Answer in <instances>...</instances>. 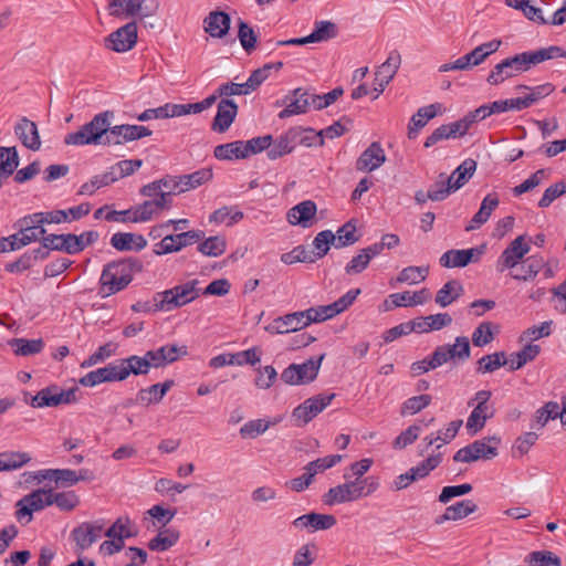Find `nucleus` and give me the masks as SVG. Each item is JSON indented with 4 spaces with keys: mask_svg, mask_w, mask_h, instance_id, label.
I'll return each instance as SVG.
<instances>
[{
    "mask_svg": "<svg viewBox=\"0 0 566 566\" xmlns=\"http://www.w3.org/2000/svg\"><path fill=\"white\" fill-rule=\"evenodd\" d=\"M557 57H566V50L558 45L542 48L536 51H525L513 56H509L494 65L486 82L490 85H500L504 81L527 72L532 66L544 61Z\"/></svg>",
    "mask_w": 566,
    "mask_h": 566,
    "instance_id": "1",
    "label": "nucleus"
},
{
    "mask_svg": "<svg viewBox=\"0 0 566 566\" xmlns=\"http://www.w3.org/2000/svg\"><path fill=\"white\" fill-rule=\"evenodd\" d=\"M142 269L143 264L136 258L108 263L99 279L98 295L105 298L123 291L133 281L134 273Z\"/></svg>",
    "mask_w": 566,
    "mask_h": 566,
    "instance_id": "2",
    "label": "nucleus"
},
{
    "mask_svg": "<svg viewBox=\"0 0 566 566\" xmlns=\"http://www.w3.org/2000/svg\"><path fill=\"white\" fill-rule=\"evenodd\" d=\"M344 480V483L331 488L323 495L324 504L333 506L335 504L354 502L369 496L379 488L378 478L373 475L365 476L364 481H355L352 480V475L348 472H345Z\"/></svg>",
    "mask_w": 566,
    "mask_h": 566,
    "instance_id": "3",
    "label": "nucleus"
},
{
    "mask_svg": "<svg viewBox=\"0 0 566 566\" xmlns=\"http://www.w3.org/2000/svg\"><path fill=\"white\" fill-rule=\"evenodd\" d=\"M114 117L115 114L113 111H104L96 114L77 132L67 134L64 138V143L74 146L104 145L108 125L112 124Z\"/></svg>",
    "mask_w": 566,
    "mask_h": 566,
    "instance_id": "4",
    "label": "nucleus"
},
{
    "mask_svg": "<svg viewBox=\"0 0 566 566\" xmlns=\"http://www.w3.org/2000/svg\"><path fill=\"white\" fill-rule=\"evenodd\" d=\"M198 284L199 281L195 279L172 289L155 293L156 307L169 312L189 304L200 294Z\"/></svg>",
    "mask_w": 566,
    "mask_h": 566,
    "instance_id": "5",
    "label": "nucleus"
},
{
    "mask_svg": "<svg viewBox=\"0 0 566 566\" xmlns=\"http://www.w3.org/2000/svg\"><path fill=\"white\" fill-rule=\"evenodd\" d=\"M501 440L497 437H485L459 449L453 461L471 463L479 460H491L497 455Z\"/></svg>",
    "mask_w": 566,
    "mask_h": 566,
    "instance_id": "6",
    "label": "nucleus"
},
{
    "mask_svg": "<svg viewBox=\"0 0 566 566\" xmlns=\"http://www.w3.org/2000/svg\"><path fill=\"white\" fill-rule=\"evenodd\" d=\"M325 354L311 357L303 364H291L281 373V379L286 385H305L314 381L318 375Z\"/></svg>",
    "mask_w": 566,
    "mask_h": 566,
    "instance_id": "7",
    "label": "nucleus"
},
{
    "mask_svg": "<svg viewBox=\"0 0 566 566\" xmlns=\"http://www.w3.org/2000/svg\"><path fill=\"white\" fill-rule=\"evenodd\" d=\"M205 238L201 230H189L177 234H166L158 243L154 245L156 255L179 252L181 249L200 242Z\"/></svg>",
    "mask_w": 566,
    "mask_h": 566,
    "instance_id": "8",
    "label": "nucleus"
},
{
    "mask_svg": "<svg viewBox=\"0 0 566 566\" xmlns=\"http://www.w3.org/2000/svg\"><path fill=\"white\" fill-rule=\"evenodd\" d=\"M335 394L317 395L306 399L303 403L294 408L292 419L294 424L303 427L312 421L319 412L331 405Z\"/></svg>",
    "mask_w": 566,
    "mask_h": 566,
    "instance_id": "9",
    "label": "nucleus"
},
{
    "mask_svg": "<svg viewBox=\"0 0 566 566\" xmlns=\"http://www.w3.org/2000/svg\"><path fill=\"white\" fill-rule=\"evenodd\" d=\"M77 388L69 390H59L56 386H50L41 389L31 398L30 405L33 408L57 407L77 401Z\"/></svg>",
    "mask_w": 566,
    "mask_h": 566,
    "instance_id": "10",
    "label": "nucleus"
},
{
    "mask_svg": "<svg viewBox=\"0 0 566 566\" xmlns=\"http://www.w3.org/2000/svg\"><path fill=\"white\" fill-rule=\"evenodd\" d=\"M50 505H52L51 491L35 490L17 502L15 517L19 521L28 517L27 523H29L32 520L33 512L41 511Z\"/></svg>",
    "mask_w": 566,
    "mask_h": 566,
    "instance_id": "11",
    "label": "nucleus"
},
{
    "mask_svg": "<svg viewBox=\"0 0 566 566\" xmlns=\"http://www.w3.org/2000/svg\"><path fill=\"white\" fill-rule=\"evenodd\" d=\"M137 38L136 22H128L105 38V46L114 52H127L135 46Z\"/></svg>",
    "mask_w": 566,
    "mask_h": 566,
    "instance_id": "12",
    "label": "nucleus"
},
{
    "mask_svg": "<svg viewBox=\"0 0 566 566\" xmlns=\"http://www.w3.org/2000/svg\"><path fill=\"white\" fill-rule=\"evenodd\" d=\"M525 235L515 238L502 252L496 261V269L503 272L515 268L520 261L530 252V244L525 242Z\"/></svg>",
    "mask_w": 566,
    "mask_h": 566,
    "instance_id": "13",
    "label": "nucleus"
},
{
    "mask_svg": "<svg viewBox=\"0 0 566 566\" xmlns=\"http://www.w3.org/2000/svg\"><path fill=\"white\" fill-rule=\"evenodd\" d=\"M104 524L101 521L84 522L71 532V537L76 544L77 552L90 548L101 536Z\"/></svg>",
    "mask_w": 566,
    "mask_h": 566,
    "instance_id": "14",
    "label": "nucleus"
},
{
    "mask_svg": "<svg viewBox=\"0 0 566 566\" xmlns=\"http://www.w3.org/2000/svg\"><path fill=\"white\" fill-rule=\"evenodd\" d=\"M44 224L45 222L42 214L35 212L18 219L13 227L19 231L22 238H27V244H30L46 237V230L43 228Z\"/></svg>",
    "mask_w": 566,
    "mask_h": 566,
    "instance_id": "15",
    "label": "nucleus"
},
{
    "mask_svg": "<svg viewBox=\"0 0 566 566\" xmlns=\"http://www.w3.org/2000/svg\"><path fill=\"white\" fill-rule=\"evenodd\" d=\"M484 247L449 250L440 256V265L443 268H464L470 263L478 262L483 254Z\"/></svg>",
    "mask_w": 566,
    "mask_h": 566,
    "instance_id": "16",
    "label": "nucleus"
},
{
    "mask_svg": "<svg viewBox=\"0 0 566 566\" xmlns=\"http://www.w3.org/2000/svg\"><path fill=\"white\" fill-rule=\"evenodd\" d=\"M305 311L290 313L276 317L265 329L271 334H287L308 326Z\"/></svg>",
    "mask_w": 566,
    "mask_h": 566,
    "instance_id": "17",
    "label": "nucleus"
},
{
    "mask_svg": "<svg viewBox=\"0 0 566 566\" xmlns=\"http://www.w3.org/2000/svg\"><path fill=\"white\" fill-rule=\"evenodd\" d=\"M337 523L336 517L331 514H319L311 512L296 517L292 525L297 530H307L310 533L316 531H325L335 526Z\"/></svg>",
    "mask_w": 566,
    "mask_h": 566,
    "instance_id": "18",
    "label": "nucleus"
},
{
    "mask_svg": "<svg viewBox=\"0 0 566 566\" xmlns=\"http://www.w3.org/2000/svg\"><path fill=\"white\" fill-rule=\"evenodd\" d=\"M14 134L25 148L32 151H36L41 148L42 143L38 125L28 117H22L17 122Z\"/></svg>",
    "mask_w": 566,
    "mask_h": 566,
    "instance_id": "19",
    "label": "nucleus"
},
{
    "mask_svg": "<svg viewBox=\"0 0 566 566\" xmlns=\"http://www.w3.org/2000/svg\"><path fill=\"white\" fill-rule=\"evenodd\" d=\"M442 112L443 108L440 103L430 104L419 108L417 113L412 115L408 124V138L415 139L420 129L423 128L430 119L442 114Z\"/></svg>",
    "mask_w": 566,
    "mask_h": 566,
    "instance_id": "20",
    "label": "nucleus"
},
{
    "mask_svg": "<svg viewBox=\"0 0 566 566\" xmlns=\"http://www.w3.org/2000/svg\"><path fill=\"white\" fill-rule=\"evenodd\" d=\"M316 211L317 207L314 201H302L287 211V221L293 226H302L303 228H308L313 224Z\"/></svg>",
    "mask_w": 566,
    "mask_h": 566,
    "instance_id": "21",
    "label": "nucleus"
},
{
    "mask_svg": "<svg viewBox=\"0 0 566 566\" xmlns=\"http://www.w3.org/2000/svg\"><path fill=\"white\" fill-rule=\"evenodd\" d=\"M385 161V150L378 142H374L358 157L356 168L360 171H373L379 168Z\"/></svg>",
    "mask_w": 566,
    "mask_h": 566,
    "instance_id": "22",
    "label": "nucleus"
},
{
    "mask_svg": "<svg viewBox=\"0 0 566 566\" xmlns=\"http://www.w3.org/2000/svg\"><path fill=\"white\" fill-rule=\"evenodd\" d=\"M231 24V18L223 11H211L203 20V29L211 38H224Z\"/></svg>",
    "mask_w": 566,
    "mask_h": 566,
    "instance_id": "23",
    "label": "nucleus"
},
{
    "mask_svg": "<svg viewBox=\"0 0 566 566\" xmlns=\"http://www.w3.org/2000/svg\"><path fill=\"white\" fill-rule=\"evenodd\" d=\"M238 113V105L228 98H222L218 104L217 115L211 128L218 133H224L233 123Z\"/></svg>",
    "mask_w": 566,
    "mask_h": 566,
    "instance_id": "24",
    "label": "nucleus"
},
{
    "mask_svg": "<svg viewBox=\"0 0 566 566\" xmlns=\"http://www.w3.org/2000/svg\"><path fill=\"white\" fill-rule=\"evenodd\" d=\"M91 211L90 203H81L76 207H72L67 210H53L49 212H40L43 217L45 224L70 222L72 220H78L87 216Z\"/></svg>",
    "mask_w": 566,
    "mask_h": 566,
    "instance_id": "25",
    "label": "nucleus"
},
{
    "mask_svg": "<svg viewBox=\"0 0 566 566\" xmlns=\"http://www.w3.org/2000/svg\"><path fill=\"white\" fill-rule=\"evenodd\" d=\"M172 386L174 380L168 379L163 384H154L147 388H142L137 392L136 401L145 407L159 403Z\"/></svg>",
    "mask_w": 566,
    "mask_h": 566,
    "instance_id": "26",
    "label": "nucleus"
},
{
    "mask_svg": "<svg viewBox=\"0 0 566 566\" xmlns=\"http://www.w3.org/2000/svg\"><path fill=\"white\" fill-rule=\"evenodd\" d=\"M297 132L290 128L287 132L279 136L268 150V157L275 160L284 155L291 154L296 147Z\"/></svg>",
    "mask_w": 566,
    "mask_h": 566,
    "instance_id": "27",
    "label": "nucleus"
},
{
    "mask_svg": "<svg viewBox=\"0 0 566 566\" xmlns=\"http://www.w3.org/2000/svg\"><path fill=\"white\" fill-rule=\"evenodd\" d=\"M464 125H461L459 120H455L453 123L444 124L436 128L431 135H429L424 140V147L429 148L436 145L437 143L450 139V138H457L462 137L465 135L464 132Z\"/></svg>",
    "mask_w": 566,
    "mask_h": 566,
    "instance_id": "28",
    "label": "nucleus"
},
{
    "mask_svg": "<svg viewBox=\"0 0 566 566\" xmlns=\"http://www.w3.org/2000/svg\"><path fill=\"white\" fill-rule=\"evenodd\" d=\"M294 99L286 104L285 108L279 113V118L284 119L293 115L304 114L307 112L311 102L310 93L301 87L292 92Z\"/></svg>",
    "mask_w": 566,
    "mask_h": 566,
    "instance_id": "29",
    "label": "nucleus"
},
{
    "mask_svg": "<svg viewBox=\"0 0 566 566\" xmlns=\"http://www.w3.org/2000/svg\"><path fill=\"white\" fill-rule=\"evenodd\" d=\"M111 244L118 251H140L146 248L147 240L142 234L117 232L112 235Z\"/></svg>",
    "mask_w": 566,
    "mask_h": 566,
    "instance_id": "30",
    "label": "nucleus"
},
{
    "mask_svg": "<svg viewBox=\"0 0 566 566\" xmlns=\"http://www.w3.org/2000/svg\"><path fill=\"white\" fill-rule=\"evenodd\" d=\"M476 504L471 500H463L448 506L444 513L437 517L436 523L442 524L447 521H458L467 517L476 511Z\"/></svg>",
    "mask_w": 566,
    "mask_h": 566,
    "instance_id": "31",
    "label": "nucleus"
},
{
    "mask_svg": "<svg viewBox=\"0 0 566 566\" xmlns=\"http://www.w3.org/2000/svg\"><path fill=\"white\" fill-rule=\"evenodd\" d=\"M500 200L495 193L488 195L481 203L480 209L473 216L470 224L465 227V231H472L484 224L491 217L493 210L497 208Z\"/></svg>",
    "mask_w": 566,
    "mask_h": 566,
    "instance_id": "32",
    "label": "nucleus"
},
{
    "mask_svg": "<svg viewBox=\"0 0 566 566\" xmlns=\"http://www.w3.org/2000/svg\"><path fill=\"white\" fill-rule=\"evenodd\" d=\"M20 157L14 146L0 147V188L2 187V179L9 178L18 168Z\"/></svg>",
    "mask_w": 566,
    "mask_h": 566,
    "instance_id": "33",
    "label": "nucleus"
},
{
    "mask_svg": "<svg viewBox=\"0 0 566 566\" xmlns=\"http://www.w3.org/2000/svg\"><path fill=\"white\" fill-rule=\"evenodd\" d=\"M463 286L457 280L448 281L436 295V303L441 307H447L457 301L463 294Z\"/></svg>",
    "mask_w": 566,
    "mask_h": 566,
    "instance_id": "34",
    "label": "nucleus"
},
{
    "mask_svg": "<svg viewBox=\"0 0 566 566\" xmlns=\"http://www.w3.org/2000/svg\"><path fill=\"white\" fill-rule=\"evenodd\" d=\"M75 243L77 239L75 234H48L45 237V247H50L53 251H62L67 254H76Z\"/></svg>",
    "mask_w": 566,
    "mask_h": 566,
    "instance_id": "35",
    "label": "nucleus"
},
{
    "mask_svg": "<svg viewBox=\"0 0 566 566\" xmlns=\"http://www.w3.org/2000/svg\"><path fill=\"white\" fill-rule=\"evenodd\" d=\"M541 353L539 345L528 344L524 346L517 353H512L510 358L507 359V364L510 366V370H517L526 365L528 361H532L536 358V356Z\"/></svg>",
    "mask_w": 566,
    "mask_h": 566,
    "instance_id": "36",
    "label": "nucleus"
},
{
    "mask_svg": "<svg viewBox=\"0 0 566 566\" xmlns=\"http://www.w3.org/2000/svg\"><path fill=\"white\" fill-rule=\"evenodd\" d=\"M119 363H120L124 380L127 379L129 377V375H132V374L135 376H138V375H147L149 371V368L147 365L148 363H147V359L145 358V356L132 355L129 357L119 359Z\"/></svg>",
    "mask_w": 566,
    "mask_h": 566,
    "instance_id": "37",
    "label": "nucleus"
},
{
    "mask_svg": "<svg viewBox=\"0 0 566 566\" xmlns=\"http://www.w3.org/2000/svg\"><path fill=\"white\" fill-rule=\"evenodd\" d=\"M179 532L175 528H165L149 541L148 548L155 552H165L172 547L179 539Z\"/></svg>",
    "mask_w": 566,
    "mask_h": 566,
    "instance_id": "38",
    "label": "nucleus"
},
{
    "mask_svg": "<svg viewBox=\"0 0 566 566\" xmlns=\"http://www.w3.org/2000/svg\"><path fill=\"white\" fill-rule=\"evenodd\" d=\"M214 157L219 160H232L247 158L243 140H235L218 145L214 148Z\"/></svg>",
    "mask_w": 566,
    "mask_h": 566,
    "instance_id": "39",
    "label": "nucleus"
},
{
    "mask_svg": "<svg viewBox=\"0 0 566 566\" xmlns=\"http://www.w3.org/2000/svg\"><path fill=\"white\" fill-rule=\"evenodd\" d=\"M212 170L202 168L188 175L179 176L180 191L186 192L195 189L212 178Z\"/></svg>",
    "mask_w": 566,
    "mask_h": 566,
    "instance_id": "40",
    "label": "nucleus"
},
{
    "mask_svg": "<svg viewBox=\"0 0 566 566\" xmlns=\"http://www.w3.org/2000/svg\"><path fill=\"white\" fill-rule=\"evenodd\" d=\"M401 63V56L398 51L394 50L389 53L387 60L377 69L375 75L376 80H381L385 83L390 81L396 75Z\"/></svg>",
    "mask_w": 566,
    "mask_h": 566,
    "instance_id": "41",
    "label": "nucleus"
},
{
    "mask_svg": "<svg viewBox=\"0 0 566 566\" xmlns=\"http://www.w3.org/2000/svg\"><path fill=\"white\" fill-rule=\"evenodd\" d=\"M544 265L545 262L543 258L532 255L523 262L517 273H512V277L518 281L533 280Z\"/></svg>",
    "mask_w": 566,
    "mask_h": 566,
    "instance_id": "42",
    "label": "nucleus"
},
{
    "mask_svg": "<svg viewBox=\"0 0 566 566\" xmlns=\"http://www.w3.org/2000/svg\"><path fill=\"white\" fill-rule=\"evenodd\" d=\"M558 419V402L548 401L543 407L536 410L531 428L543 429L549 420Z\"/></svg>",
    "mask_w": 566,
    "mask_h": 566,
    "instance_id": "43",
    "label": "nucleus"
},
{
    "mask_svg": "<svg viewBox=\"0 0 566 566\" xmlns=\"http://www.w3.org/2000/svg\"><path fill=\"white\" fill-rule=\"evenodd\" d=\"M476 170V161L472 158L465 159L458 168L449 176L452 178L451 185L453 189L458 190L464 186Z\"/></svg>",
    "mask_w": 566,
    "mask_h": 566,
    "instance_id": "44",
    "label": "nucleus"
},
{
    "mask_svg": "<svg viewBox=\"0 0 566 566\" xmlns=\"http://www.w3.org/2000/svg\"><path fill=\"white\" fill-rule=\"evenodd\" d=\"M145 0H111L109 2V14L114 17L126 18L138 15L140 10V3Z\"/></svg>",
    "mask_w": 566,
    "mask_h": 566,
    "instance_id": "45",
    "label": "nucleus"
},
{
    "mask_svg": "<svg viewBox=\"0 0 566 566\" xmlns=\"http://www.w3.org/2000/svg\"><path fill=\"white\" fill-rule=\"evenodd\" d=\"M41 475L62 486H72L77 483L76 471L70 469H49L42 471Z\"/></svg>",
    "mask_w": 566,
    "mask_h": 566,
    "instance_id": "46",
    "label": "nucleus"
},
{
    "mask_svg": "<svg viewBox=\"0 0 566 566\" xmlns=\"http://www.w3.org/2000/svg\"><path fill=\"white\" fill-rule=\"evenodd\" d=\"M493 415V408L484 409L481 406H475L467 420V429L472 431V433L479 432L484 428L486 420L492 418Z\"/></svg>",
    "mask_w": 566,
    "mask_h": 566,
    "instance_id": "47",
    "label": "nucleus"
},
{
    "mask_svg": "<svg viewBox=\"0 0 566 566\" xmlns=\"http://www.w3.org/2000/svg\"><path fill=\"white\" fill-rule=\"evenodd\" d=\"M3 471H13L22 468L31 461L28 452L6 451L0 453Z\"/></svg>",
    "mask_w": 566,
    "mask_h": 566,
    "instance_id": "48",
    "label": "nucleus"
},
{
    "mask_svg": "<svg viewBox=\"0 0 566 566\" xmlns=\"http://www.w3.org/2000/svg\"><path fill=\"white\" fill-rule=\"evenodd\" d=\"M429 274V266H407L400 271L398 276L396 277L397 283H409V284H418L427 279Z\"/></svg>",
    "mask_w": 566,
    "mask_h": 566,
    "instance_id": "49",
    "label": "nucleus"
},
{
    "mask_svg": "<svg viewBox=\"0 0 566 566\" xmlns=\"http://www.w3.org/2000/svg\"><path fill=\"white\" fill-rule=\"evenodd\" d=\"M507 364V358L504 352H496L494 354L485 355L478 360L479 373H493L502 366Z\"/></svg>",
    "mask_w": 566,
    "mask_h": 566,
    "instance_id": "50",
    "label": "nucleus"
},
{
    "mask_svg": "<svg viewBox=\"0 0 566 566\" xmlns=\"http://www.w3.org/2000/svg\"><path fill=\"white\" fill-rule=\"evenodd\" d=\"M446 346L452 361H465L470 358L471 347L468 337L458 336L453 345Z\"/></svg>",
    "mask_w": 566,
    "mask_h": 566,
    "instance_id": "51",
    "label": "nucleus"
},
{
    "mask_svg": "<svg viewBox=\"0 0 566 566\" xmlns=\"http://www.w3.org/2000/svg\"><path fill=\"white\" fill-rule=\"evenodd\" d=\"M451 181L452 178H447L444 174H440L439 180L428 190L427 197L432 201L446 199L452 191H455Z\"/></svg>",
    "mask_w": 566,
    "mask_h": 566,
    "instance_id": "52",
    "label": "nucleus"
},
{
    "mask_svg": "<svg viewBox=\"0 0 566 566\" xmlns=\"http://www.w3.org/2000/svg\"><path fill=\"white\" fill-rule=\"evenodd\" d=\"M244 214L242 211L226 206L213 211L209 217V221L214 223H223L228 221V226H233L242 220Z\"/></svg>",
    "mask_w": 566,
    "mask_h": 566,
    "instance_id": "53",
    "label": "nucleus"
},
{
    "mask_svg": "<svg viewBox=\"0 0 566 566\" xmlns=\"http://www.w3.org/2000/svg\"><path fill=\"white\" fill-rule=\"evenodd\" d=\"M525 562L528 566H560V558L551 551H534L530 553Z\"/></svg>",
    "mask_w": 566,
    "mask_h": 566,
    "instance_id": "54",
    "label": "nucleus"
},
{
    "mask_svg": "<svg viewBox=\"0 0 566 566\" xmlns=\"http://www.w3.org/2000/svg\"><path fill=\"white\" fill-rule=\"evenodd\" d=\"M336 34L337 28L335 23L331 21H318L315 23L313 32L308 34V40H311V43H317L333 39Z\"/></svg>",
    "mask_w": 566,
    "mask_h": 566,
    "instance_id": "55",
    "label": "nucleus"
},
{
    "mask_svg": "<svg viewBox=\"0 0 566 566\" xmlns=\"http://www.w3.org/2000/svg\"><path fill=\"white\" fill-rule=\"evenodd\" d=\"M281 261L289 265L296 262L314 263L316 256L313 251L306 249L304 245H297L292 251L283 253Z\"/></svg>",
    "mask_w": 566,
    "mask_h": 566,
    "instance_id": "56",
    "label": "nucleus"
},
{
    "mask_svg": "<svg viewBox=\"0 0 566 566\" xmlns=\"http://www.w3.org/2000/svg\"><path fill=\"white\" fill-rule=\"evenodd\" d=\"M516 90H528L530 93L524 96L527 106L531 107L533 104L539 102L546 96L551 95L555 91V86L552 83H545L534 87L527 85H518Z\"/></svg>",
    "mask_w": 566,
    "mask_h": 566,
    "instance_id": "57",
    "label": "nucleus"
},
{
    "mask_svg": "<svg viewBox=\"0 0 566 566\" xmlns=\"http://www.w3.org/2000/svg\"><path fill=\"white\" fill-rule=\"evenodd\" d=\"M238 28V39L243 50L250 54L256 48L258 35L254 30L243 20H239Z\"/></svg>",
    "mask_w": 566,
    "mask_h": 566,
    "instance_id": "58",
    "label": "nucleus"
},
{
    "mask_svg": "<svg viewBox=\"0 0 566 566\" xmlns=\"http://www.w3.org/2000/svg\"><path fill=\"white\" fill-rule=\"evenodd\" d=\"M118 345L113 342H108L97 348L95 353H93L91 356H88L82 364V368H88L92 367L98 363H102L106 360L107 358L115 355L117 350Z\"/></svg>",
    "mask_w": 566,
    "mask_h": 566,
    "instance_id": "59",
    "label": "nucleus"
},
{
    "mask_svg": "<svg viewBox=\"0 0 566 566\" xmlns=\"http://www.w3.org/2000/svg\"><path fill=\"white\" fill-rule=\"evenodd\" d=\"M334 234L336 235V240L334 242V247L336 249L352 245L358 241V237L356 235V226L352 221L343 224Z\"/></svg>",
    "mask_w": 566,
    "mask_h": 566,
    "instance_id": "60",
    "label": "nucleus"
},
{
    "mask_svg": "<svg viewBox=\"0 0 566 566\" xmlns=\"http://www.w3.org/2000/svg\"><path fill=\"white\" fill-rule=\"evenodd\" d=\"M335 240L336 235L331 230L321 231L315 235L313 240V247L315 251L313 252L316 256V260L322 259L328 253L331 244H334Z\"/></svg>",
    "mask_w": 566,
    "mask_h": 566,
    "instance_id": "61",
    "label": "nucleus"
},
{
    "mask_svg": "<svg viewBox=\"0 0 566 566\" xmlns=\"http://www.w3.org/2000/svg\"><path fill=\"white\" fill-rule=\"evenodd\" d=\"M52 505L55 504L60 510L70 512L80 504V497L74 491H64L54 493L51 491Z\"/></svg>",
    "mask_w": 566,
    "mask_h": 566,
    "instance_id": "62",
    "label": "nucleus"
},
{
    "mask_svg": "<svg viewBox=\"0 0 566 566\" xmlns=\"http://www.w3.org/2000/svg\"><path fill=\"white\" fill-rule=\"evenodd\" d=\"M431 396L427 394L410 397L401 405L400 413L401 416L416 415L427 408L431 403Z\"/></svg>",
    "mask_w": 566,
    "mask_h": 566,
    "instance_id": "63",
    "label": "nucleus"
},
{
    "mask_svg": "<svg viewBox=\"0 0 566 566\" xmlns=\"http://www.w3.org/2000/svg\"><path fill=\"white\" fill-rule=\"evenodd\" d=\"M226 240L221 237H210L206 239L203 242L199 243L198 250L203 255L208 256H219L226 251Z\"/></svg>",
    "mask_w": 566,
    "mask_h": 566,
    "instance_id": "64",
    "label": "nucleus"
}]
</instances>
